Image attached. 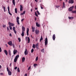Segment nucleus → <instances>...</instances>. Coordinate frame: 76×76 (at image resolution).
I'll return each instance as SVG.
<instances>
[{"label":"nucleus","instance_id":"nucleus-1","mask_svg":"<svg viewBox=\"0 0 76 76\" xmlns=\"http://www.w3.org/2000/svg\"><path fill=\"white\" fill-rule=\"evenodd\" d=\"M24 31H25V28L23 26H22V33L21 34L22 37L24 36Z\"/></svg>","mask_w":76,"mask_h":76},{"label":"nucleus","instance_id":"nucleus-2","mask_svg":"<svg viewBox=\"0 0 76 76\" xmlns=\"http://www.w3.org/2000/svg\"><path fill=\"white\" fill-rule=\"evenodd\" d=\"M7 71L8 72L9 75L10 76L12 75V72H11V71H10V70L9 69V68H8V67H7Z\"/></svg>","mask_w":76,"mask_h":76},{"label":"nucleus","instance_id":"nucleus-3","mask_svg":"<svg viewBox=\"0 0 76 76\" xmlns=\"http://www.w3.org/2000/svg\"><path fill=\"white\" fill-rule=\"evenodd\" d=\"M45 45L46 46L48 44V39L47 37L45 38Z\"/></svg>","mask_w":76,"mask_h":76},{"label":"nucleus","instance_id":"nucleus-4","mask_svg":"<svg viewBox=\"0 0 76 76\" xmlns=\"http://www.w3.org/2000/svg\"><path fill=\"white\" fill-rule=\"evenodd\" d=\"M19 17H17L16 20H17V22L18 23V25L20 24V23H19Z\"/></svg>","mask_w":76,"mask_h":76},{"label":"nucleus","instance_id":"nucleus-5","mask_svg":"<svg viewBox=\"0 0 76 76\" xmlns=\"http://www.w3.org/2000/svg\"><path fill=\"white\" fill-rule=\"evenodd\" d=\"M74 8V6H73L70 7L69 9V10L70 12H71V11H72V10H73V9Z\"/></svg>","mask_w":76,"mask_h":76},{"label":"nucleus","instance_id":"nucleus-6","mask_svg":"<svg viewBox=\"0 0 76 76\" xmlns=\"http://www.w3.org/2000/svg\"><path fill=\"white\" fill-rule=\"evenodd\" d=\"M8 24L10 26H13L15 25V24H14L10 23V22H9L8 23Z\"/></svg>","mask_w":76,"mask_h":76},{"label":"nucleus","instance_id":"nucleus-7","mask_svg":"<svg viewBox=\"0 0 76 76\" xmlns=\"http://www.w3.org/2000/svg\"><path fill=\"white\" fill-rule=\"evenodd\" d=\"M69 3H71V4H73L74 3V1L73 0H69Z\"/></svg>","mask_w":76,"mask_h":76},{"label":"nucleus","instance_id":"nucleus-8","mask_svg":"<svg viewBox=\"0 0 76 76\" xmlns=\"http://www.w3.org/2000/svg\"><path fill=\"white\" fill-rule=\"evenodd\" d=\"M8 44L10 46L13 45V44H12V41H10L9 42H8Z\"/></svg>","mask_w":76,"mask_h":76},{"label":"nucleus","instance_id":"nucleus-9","mask_svg":"<svg viewBox=\"0 0 76 76\" xmlns=\"http://www.w3.org/2000/svg\"><path fill=\"white\" fill-rule=\"evenodd\" d=\"M8 13H9V15H11V16H12V13L10 12V8H9V6L8 7Z\"/></svg>","mask_w":76,"mask_h":76},{"label":"nucleus","instance_id":"nucleus-10","mask_svg":"<svg viewBox=\"0 0 76 76\" xmlns=\"http://www.w3.org/2000/svg\"><path fill=\"white\" fill-rule=\"evenodd\" d=\"M23 6H22V5H20V11H22V10H23Z\"/></svg>","mask_w":76,"mask_h":76},{"label":"nucleus","instance_id":"nucleus-11","mask_svg":"<svg viewBox=\"0 0 76 76\" xmlns=\"http://www.w3.org/2000/svg\"><path fill=\"white\" fill-rule=\"evenodd\" d=\"M36 34L37 35L39 34V31L38 30H35Z\"/></svg>","mask_w":76,"mask_h":76},{"label":"nucleus","instance_id":"nucleus-12","mask_svg":"<svg viewBox=\"0 0 76 76\" xmlns=\"http://www.w3.org/2000/svg\"><path fill=\"white\" fill-rule=\"evenodd\" d=\"M17 52H18V51L14 49L13 50V54L14 55L16 54L17 53Z\"/></svg>","mask_w":76,"mask_h":76},{"label":"nucleus","instance_id":"nucleus-13","mask_svg":"<svg viewBox=\"0 0 76 76\" xmlns=\"http://www.w3.org/2000/svg\"><path fill=\"white\" fill-rule=\"evenodd\" d=\"M53 39L54 41L55 40V39H56V35L54 34L53 36Z\"/></svg>","mask_w":76,"mask_h":76},{"label":"nucleus","instance_id":"nucleus-14","mask_svg":"<svg viewBox=\"0 0 76 76\" xmlns=\"http://www.w3.org/2000/svg\"><path fill=\"white\" fill-rule=\"evenodd\" d=\"M29 29L28 28H27V30L26 32L27 35V36L29 35Z\"/></svg>","mask_w":76,"mask_h":76},{"label":"nucleus","instance_id":"nucleus-15","mask_svg":"<svg viewBox=\"0 0 76 76\" xmlns=\"http://www.w3.org/2000/svg\"><path fill=\"white\" fill-rule=\"evenodd\" d=\"M4 53L6 55H8V52L6 50H4Z\"/></svg>","mask_w":76,"mask_h":76},{"label":"nucleus","instance_id":"nucleus-16","mask_svg":"<svg viewBox=\"0 0 76 76\" xmlns=\"http://www.w3.org/2000/svg\"><path fill=\"white\" fill-rule=\"evenodd\" d=\"M62 8H65V3L63 2V6Z\"/></svg>","mask_w":76,"mask_h":76},{"label":"nucleus","instance_id":"nucleus-17","mask_svg":"<svg viewBox=\"0 0 76 76\" xmlns=\"http://www.w3.org/2000/svg\"><path fill=\"white\" fill-rule=\"evenodd\" d=\"M36 25L37 26V27H39V26H40V25H39V24H38V22L36 23Z\"/></svg>","mask_w":76,"mask_h":76},{"label":"nucleus","instance_id":"nucleus-18","mask_svg":"<svg viewBox=\"0 0 76 76\" xmlns=\"http://www.w3.org/2000/svg\"><path fill=\"white\" fill-rule=\"evenodd\" d=\"M19 57V55H17L15 56V58L17 59H18V58Z\"/></svg>","mask_w":76,"mask_h":76},{"label":"nucleus","instance_id":"nucleus-19","mask_svg":"<svg viewBox=\"0 0 76 76\" xmlns=\"http://www.w3.org/2000/svg\"><path fill=\"white\" fill-rule=\"evenodd\" d=\"M68 18L69 19H74V17H69Z\"/></svg>","mask_w":76,"mask_h":76},{"label":"nucleus","instance_id":"nucleus-20","mask_svg":"<svg viewBox=\"0 0 76 76\" xmlns=\"http://www.w3.org/2000/svg\"><path fill=\"white\" fill-rule=\"evenodd\" d=\"M25 60V57L22 58V61L23 62H24Z\"/></svg>","mask_w":76,"mask_h":76},{"label":"nucleus","instance_id":"nucleus-21","mask_svg":"<svg viewBox=\"0 0 76 76\" xmlns=\"http://www.w3.org/2000/svg\"><path fill=\"white\" fill-rule=\"evenodd\" d=\"M15 0H12V3L14 6H15Z\"/></svg>","mask_w":76,"mask_h":76},{"label":"nucleus","instance_id":"nucleus-22","mask_svg":"<svg viewBox=\"0 0 76 76\" xmlns=\"http://www.w3.org/2000/svg\"><path fill=\"white\" fill-rule=\"evenodd\" d=\"M28 43H29L30 42V39L29 38V37H28Z\"/></svg>","mask_w":76,"mask_h":76},{"label":"nucleus","instance_id":"nucleus-23","mask_svg":"<svg viewBox=\"0 0 76 76\" xmlns=\"http://www.w3.org/2000/svg\"><path fill=\"white\" fill-rule=\"evenodd\" d=\"M43 40V37H42V36H41L40 39V42H41L42 40Z\"/></svg>","mask_w":76,"mask_h":76},{"label":"nucleus","instance_id":"nucleus-24","mask_svg":"<svg viewBox=\"0 0 76 76\" xmlns=\"http://www.w3.org/2000/svg\"><path fill=\"white\" fill-rule=\"evenodd\" d=\"M32 31L33 32H34V31H35V28H34L33 27H32Z\"/></svg>","mask_w":76,"mask_h":76},{"label":"nucleus","instance_id":"nucleus-25","mask_svg":"<svg viewBox=\"0 0 76 76\" xmlns=\"http://www.w3.org/2000/svg\"><path fill=\"white\" fill-rule=\"evenodd\" d=\"M35 47H36L35 45L33 44V46H32V48L35 49Z\"/></svg>","mask_w":76,"mask_h":76},{"label":"nucleus","instance_id":"nucleus-26","mask_svg":"<svg viewBox=\"0 0 76 76\" xmlns=\"http://www.w3.org/2000/svg\"><path fill=\"white\" fill-rule=\"evenodd\" d=\"M38 43H37L35 45L36 48L37 49H38Z\"/></svg>","mask_w":76,"mask_h":76},{"label":"nucleus","instance_id":"nucleus-27","mask_svg":"<svg viewBox=\"0 0 76 76\" xmlns=\"http://www.w3.org/2000/svg\"><path fill=\"white\" fill-rule=\"evenodd\" d=\"M72 13L76 14V10H72Z\"/></svg>","mask_w":76,"mask_h":76},{"label":"nucleus","instance_id":"nucleus-28","mask_svg":"<svg viewBox=\"0 0 76 76\" xmlns=\"http://www.w3.org/2000/svg\"><path fill=\"white\" fill-rule=\"evenodd\" d=\"M18 60V59H16V58H15L14 59V62L15 63H16V61H17Z\"/></svg>","mask_w":76,"mask_h":76},{"label":"nucleus","instance_id":"nucleus-29","mask_svg":"<svg viewBox=\"0 0 76 76\" xmlns=\"http://www.w3.org/2000/svg\"><path fill=\"white\" fill-rule=\"evenodd\" d=\"M9 56H11V52L10 51V50L9 52Z\"/></svg>","mask_w":76,"mask_h":76},{"label":"nucleus","instance_id":"nucleus-30","mask_svg":"<svg viewBox=\"0 0 76 76\" xmlns=\"http://www.w3.org/2000/svg\"><path fill=\"white\" fill-rule=\"evenodd\" d=\"M15 13H17L18 11H17V8H16L15 9Z\"/></svg>","mask_w":76,"mask_h":76},{"label":"nucleus","instance_id":"nucleus-31","mask_svg":"<svg viewBox=\"0 0 76 76\" xmlns=\"http://www.w3.org/2000/svg\"><path fill=\"white\" fill-rule=\"evenodd\" d=\"M25 11H23V13H22L21 14V15H24V14H25Z\"/></svg>","mask_w":76,"mask_h":76},{"label":"nucleus","instance_id":"nucleus-32","mask_svg":"<svg viewBox=\"0 0 76 76\" xmlns=\"http://www.w3.org/2000/svg\"><path fill=\"white\" fill-rule=\"evenodd\" d=\"M28 54V53L27 52H24V54L25 55H27Z\"/></svg>","mask_w":76,"mask_h":76},{"label":"nucleus","instance_id":"nucleus-33","mask_svg":"<svg viewBox=\"0 0 76 76\" xmlns=\"http://www.w3.org/2000/svg\"><path fill=\"white\" fill-rule=\"evenodd\" d=\"M35 16H37V17H38V16L37 15V12H35Z\"/></svg>","mask_w":76,"mask_h":76},{"label":"nucleus","instance_id":"nucleus-34","mask_svg":"<svg viewBox=\"0 0 76 76\" xmlns=\"http://www.w3.org/2000/svg\"><path fill=\"white\" fill-rule=\"evenodd\" d=\"M35 16H37V17H38V16L37 15V12H35Z\"/></svg>","mask_w":76,"mask_h":76},{"label":"nucleus","instance_id":"nucleus-35","mask_svg":"<svg viewBox=\"0 0 76 76\" xmlns=\"http://www.w3.org/2000/svg\"><path fill=\"white\" fill-rule=\"evenodd\" d=\"M35 16H37V17H38V16L37 15V12H35Z\"/></svg>","mask_w":76,"mask_h":76},{"label":"nucleus","instance_id":"nucleus-36","mask_svg":"<svg viewBox=\"0 0 76 76\" xmlns=\"http://www.w3.org/2000/svg\"><path fill=\"white\" fill-rule=\"evenodd\" d=\"M31 53H34V49L33 48H32L31 50Z\"/></svg>","mask_w":76,"mask_h":76},{"label":"nucleus","instance_id":"nucleus-37","mask_svg":"<svg viewBox=\"0 0 76 76\" xmlns=\"http://www.w3.org/2000/svg\"><path fill=\"white\" fill-rule=\"evenodd\" d=\"M9 28H10V30H12V26H9Z\"/></svg>","mask_w":76,"mask_h":76},{"label":"nucleus","instance_id":"nucleus-38","mask_svg":"<svg viewBox=\"0 0 76 76\" xmlns=\"http://www.w3.org/2000/svg\"><path fill=\"white\" fill-rule=\"evenodd\" d=\"M37 13H38V15H40V13H39V11H38L37 10Z\"/></svg>","mask_w":76,"mask_h":76},{"label":"nucleus","instance_id":"nucleus-39","mask_svg":"<svg viewBox=\"0 0 76 76\" xmlns=\"http://www.w3.org/2000/svg\"><path fill=\"white\" fill-rule=\"evenodd\" d=\"M41 52H42V53H44V49H43L41 50Z\"/></svg>","mask_w":76,"mask_h":76},{"label":"nucleus","instance_id":"nucleus-40","mask_svg":"<svg viewBox=\"0 0 76 76\" xmlns=\"http://www.w3.org/2000/svg\"><path fill=\"white\" fill-rule=\"evenodd\" d=\"M17 70L18 72H20V70L19 69V68H18Z\"/></svg>","mask_w":76,"mask_h":76},{"label":"nucleus","instance_id":"nucleus-41","mask_svg":"<svg viewBox=\"0 0 76 76\" xmlns=\"http://www.w3.org/2000/svg\"><path fill=\"white\" fill-rule=\"evenodd\" d=\"M38 60V57H37L36 59V61H37Z\"/></svg>","mask_w":76,"mask_h":76},{"label":"nucleus","instance_id":"nucleus-42","mask_svg":"<svg viewBox=\"0 0 76 76\" xmlns=\"http://www.w3.org/2000/svg\"><path fill=\"white\" fill-rule=\"evenodd\" d=\"M55 7H56V8H58V7H60V6L56 5Z\"/></svg>","mask_w":76,"mask_h":76},{"label":"nucleus","instance_id":"nucleus-43","mask_svg":"<svg viewBox=\"0 0 76 76\" xmlns=\"http://www.w3.org/2000/svg\"><path fill=\"white\" fill-rule=\"evenodd\" d=\"M37 64H34V66L35 67H36V66H37Z\"/></svg>","mask_w":76,"mask_h":76},{"label":"nucleus","instance_id":"nucleus-44","mask_svg":"<svg viewBox=\"0 0 76 76\" xmlns=\"http://www.w3.org/2000/svg\"><path fill=\"white\" fill-rule=\"evenodd\" d=\"M40 7H44V6L42 4H40Z\"/></svg>","mask_w":76,"mask_h":76},{"label":"nucleus","instance_id":"nucleus-45","mask_svg":"<svg viewBox=\"0 0 76 76\" xmlns=\"http://www.w3.org/2000/svg\"><path fill=\"white\" fill-rule=\"evenodd\" d=\"M7 30H8V31H10V30L9 29V27L7 26Z\"/></svg>","mask_w":76,"mask_h":76},{"label":"nucleus","instance_id":"nucleus-46","mask_svg":"<svg viewBox=\"0 0 76 76\" xmlns=\"http://www.w3.org/2000/svg\"><path fill=\"white\" fill-rule=\"evenodd\" d=\"M14 31L15 34H16V30H14Z\"/></svg>","mask_w":76,"mask_h":76},{"label":"nucleus","instance_id":"nucleus-47","mask_svg":"<svg viewBox=\"0 0 76 76\" xmlns=\"http://www.w3.org/2000/svg\"><path fill=\"white\" fill-rule=\"evenodd\" d=\"M18 40L19 41V42H20L21 41L20 39V38H18Z\"/></svg>","mask_w":76,"mask_h":76},{"label":"nucleus","instance_id":"nucleus-48","mask_svg":"<svg viewBox=\"0 0 76 76\" xmlns=\"http://www.w3.org/2000/svg\"><path fill=\"white\" fill-rule=\"evenodd\" d=\"M18 69V67H15V68H14V69H15V70H16V69Z\"/></svg>","mask_w":76,"mask_h":76},{"label":"nucleus","instance_id":"nucleus-49","mask_svg":"<svg viewBox=\"0 0 76 76\" xmlns=\"http://www.w3.org/2000/svg\"><path fill=\"white\" fill-rule=\"evenodd\" d=\"M31 69V66H30L29 67H28V70H29Z\"/></svg>","mask_w":76,"mask_h":76},{"label":"nucleus","instance_id":"nucleus-50","mask_svg":"<svg viewBox=\"0 0 76 76\" xmlns=\"http://www.w3.org/2000/svg\"><path fill=\"white\" fill-rule=\"evenodd\" d=\"M13 31L15 30V27H13Z\"/></svg>","mask_w":76,"mask_h":76},{"label":"nucleus","instance_id":"nucleus-51","mask_svg":"<svg viewBox=\"0 0 76 76\" xmlns=\"http://www.w3.org/2000/svg\"><path fill=\"white\" fill-rule=\"evenodd\" d=\"M3 28H5V27H6V25H3Z\"/></svg>","mask_w":76,"mask_h":76},{"label":"nucleus","instance_id":"nucleus-52","mask_svg":"<svg viewBox=\"0 0 76 76\" xmlns=\"http://www.w3.org/2000/svg\"><path fill=\"white\" fill-rule=\"evenodd\" d=\"M1 52V48H0V52Z\"/></svg>","mask_w":76,"mask_h":76},{"label":"nucleus","instance_id":"nucleus-53","mask_svg":"<svg viewBox=\"0 0 76 76\" xmlns=\"http://www.w3.org/2000/svg\"><path fill=\"white\" fill-rule=\"evenodd\" d=\"M24 52H27V49H26L25 51Z\"/></svg>","mask_w":76,"mask_h":76},{"label":"nucleus","instance_id":"nucleus-54","mask_svg":"<svg viewBox=\"0 0 76 76\" xmlns=\"http://www.w3.org/2000/svg\"><path fill=\"white\" fill-rule=\"evenodd\" d=\"M9 35H10V37H12V34H10Z\"/></svg>","mask_w":76,"mask_h":76},{"label":"nucleus","instance_id":"nucleus-55","mask_svg":"<svg viewBox=\"0 0 76 76\" xmlns=\"http://www.w3.org/2000/svg\"><path fill=\"white\" fill-rule=\"evenodd\" d=\"M23 20H24V19H22L21 20V22H23Z\"/></svg>","mask_w":76,"mask_h":76},{"label":"nucleus","instance_id":"nucleus-56","mask_svg":"<svg viewBox=\"0 0 76 76\" xmlns=\"http://www.w3.org/2000/svg\"><path fill=\"white\" fill-rule=\"evenodd\" d=\"M13 48H14V47H15V45L14 44H13Z\"/></svg>","mask_w":76,"mask_h":76},{"label":"nucleus","instance_id":"nucleus-57","mask_svg":"<svg viewBox=\"0 0 76 76\" xmlns=\"http://www.w3.org/2000/svg\"><path fill=\"white\" fill-rule=\"evenodd\" d=\"M1 75H3V73H0Z\"/></svg>","mask_w":76,"mask_h":76},{"label":"nucleus","instance_id":"nucleus-58","mask_svg":"<svg viewBox=\"0 0 76 76\" xmlns=\"http://www.w3.org/2000/svg\"><path fill=\"white\" fill-rule=\"evenodd\" d=\"M41 7V9H43V7Z\"/></svg>","mask_w":76,"mask_h":76},{"label":"nucleus","instance_id":"nucleus-59","mask_svg":"<svg viewBox=\"0 0 76 76\" xmlns=\"http://www.w3.org/2000/svg\"><path fill=\"white\" fill-rule=\"evenodd\" d=\"M35 21H36L37 20V18H35Z\"/></svg>","mask_w":76,"mask_h":76},{"label":"nucleus","instance_id":"nucleus-60","mask_svg":"<svg viewBox=\"0 0 76 76\" xmlns=\"http://www.w3.org/2000/svg\"><path fill=\"white\" fill-rule=\"evenodd\" d=\"M24 76H27V74H25L24 75Z\"/></svg>","mask_w":76,"mask_h":76},{"label":"nucleus","instance_id":"nucleus-61","mask_svg":"<svg viewBox=\"0 0 76 76\" xmlns=\"http://www.w3.org/2000/svg\"><path fill=\"white\" fill-rule=\"evenodd\" d=\"M26 40L27 41V37H26Z\"/></svg>","mask_w":76,"mask_h":76},{"label":"nucleus","instance_id":"nucleus-62","mask_svg":"<svg viewBox=\"0 0 76 76\" xmlns=\"http://www.w3.org/2000/svg\"><path fill=\"white\" fill-rule=\"evenodd\" d=\"M35 1L36 2H38V0H35Z\"/></svg>","mask_w":76,"mask_h":76},{"label":"nucleus","instance_id":"nucleus-63","mask_svg":"<svg viewBox=\"0 0 76 76\" xmlns=\"http://www.w3.org/2000/svg\"><path fill=\"white\" fill-rule=\"evenodd\" d=\"M75 10H76V5L75 6Z\"/></svg>","mask_w":76,"mask_h":76},{"label":"nucleus","instance_id":"nucleus-64","mask_svg":"<svg viewBox=\"0 0 76 76\" xmlns=\"http://www.w3.org/2000/svg\"><path fill=\"white\" fill-rule=\"evenodd\" d=\"M37 9H38L37 8H35V10H37Z\"/></svg>","mask_w":76,"mask_h":76}]
</instances>
